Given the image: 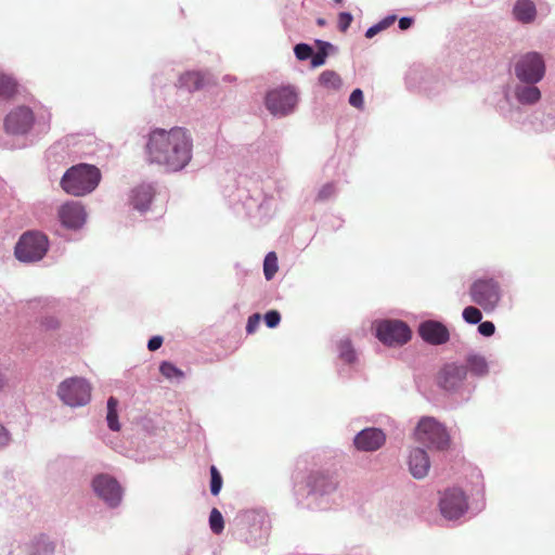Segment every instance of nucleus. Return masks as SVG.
Listing matches in <instances>:
<instances>
[{
  "mask_svg": "<svg viewBox=\"0 0 555 555\" xmlns=\"http://www.w3.org/2000/svg\"><path fill=\"white\" fill-rule=\"evenodd\" d=\"M57 396L69 406L86 405L91 399V386L81 377H70L59 385Z\"/></svg>",
  "mask_w": 555,
  "mask_h": 555,
  "instance_id": "39448f33",
  "label": "nucleus"
},
{
  "mask_svg": "<svg viewBox=\"0 0 555 555\" xmlns=\"http://www.w3.org/2000/svg\"><path fill=\"white\" fill-rule=\"evenodd\" d=\"M260 319H261V317L259 313H254L248 318L247 325H246V332L248 334H253L257 330V327L260 323Z\"/></svg>",
  "mask_w": 555,
  "mask_h": 555,
  "instance_id": "ea45409f",
  "label": "nucleus"
},
{
  "mask_svg": "<svg viewBox=\"0 0 555 555\" xmlns=\"http://www.w3.org/2000/svg\"><path fill=\"white\" fill-rule=\"evenodd\" d=\"M145 153L150 164L179 171L191 160L192 140L183 128H156L149 133Z\"/></svg>",
  "mask_w": 555,
  "mask_h": 555,
  "instance_id": "f257e3e1",
  "label": "nucleus"
},
{
  "mask_svg": "<svg viewBox=\"0 0 555 555\" xmlns=\"http://www.w3.org/2000/svg\"><path fill=\"white\" fill-rule=\"evenodd\" d=\"M101 172L93 165L79 164L69 168L61 180L62 189L69 195L83 196L100 183Z\"/></svg>",
  "mask_w": 555,
  "mask_h": 555,
  "instance_id": "f03ea898",
  "label": "nucleus"
},
{
  "mask_svg": "<svg viewBox=\"0 0 555 555\" xmlns=\"http://www.w3.org/2000/svg\"><path fill=\"white\" fill-rule=\"evenodd\" d=\"M418 335L429 345L439 346L449 341L450 332L448 327L435 320H427L420 324Z\"/></svg>",
  "mask_w": 555,
  "mask_h": 555,
  "instance_id": "ddd939ff",
  "label": "nucleus"
},
{
  "mask_svg": "<svg viewBox=\"0 0 555 555\" xmlns=\"http://www.w3.org/2000/svg\"><path fill=\"white\" fill-rule=\"evenodd\" d=\"M34 121L33 111L27 106H18L7 115L4 129L10 134H25L31 129Z\"/></svg>",
  "mask_w": 555,
  "mask_h": 555,
  "instance_id": "f8f14e48",
  "label": "nucleus"
},
{
  "mask_svg": "<svg viewBox=\"0 0 555 555\" xmlns=\"http://www.w3.org/2000/svg\"><path fill=\"white\" fill-rule=\"evenodd\" d=\"M439 507L443 517L457 519L463 516L468 508L467 498L461 489H448L440 499Z\"/></svg>",
  "mask_w": 555,
  "mask_h": 555,
  "instance_id": "9d476101",
  "label": "nucleus"
},
{
  "mask_svg": "<svg viewBox=\"0 0 555 555\" xmlns=\"http://www.w3.org/2000/svg\"><path fill=\"white\" fill-rule=\"evenodd\" d=\"M117 405L118 401L114 397H109L107 400V425L109 429L114 431H118L120 429V424L118 422V414H117Z\"/></svg>",
  "mask_w": 555,
  "mask_h": 555,
  "instance_id": "393cba45",
  "label": "nucleus"
},
{
  "mask_svg": "<svg viewBox=\"0 0 555 555\" xmlns=\"http://www.w3.org/2000/svg\"><path fill=\"white\" fill-rule=\"evenodd\" d=\"M280 321H281V314L276 310L268 311L264 314L266 325L270 328L276 327L279 325Z\"/></svg>",
  "mask_w": 555,
  "mask_h": 555,
  "instance_id": "f704fd0d",
  "label": "nucleus"
},
{
  "mask_svg": "<svg viewBox=\"0 0 555 555\" xmlns=\"http://www.w3.org/2000/svg\"><path fill=\"white\" fill-rule=\"evenodd\" d=\"M396 21V16L391 15V16H387L385 17L384 20H382L378 24L379 26V29L382 30H385L387 29L389 26H391Z\"/></svg>",
  "mask_w": 555,
  "mask_h": 555,
  "instance_id": "79ce46f5",
  "label": "nucleus"
},
{
  "mask_svg": "<svg viewBox=\"0 0 555 555\" xmlns=\"http://www.w3.org/2000/svg\"><path fill=\"white\" fill-rule=\"evenodd\" d=\"M412 23H413L412 18H410V17H401L399 20V27H400V29L405 30L409 27H411Z\"/></svg>",
  "mask_w": 555,
  "mask_h": 555,
  "instance_id": "c03bdc74",
  "label": "nucleus"
},
{
  "mask_svg": "<svg viewBox=\"0 0 555 555\" xmlns=\"http://www.w3.org/2000/svg\"><path fill=\"white\" fill-rule=\"evenodd\" d=\"M386 435L378 428H365L354 437V446L360 451L373 452L384 446Z\"/></svg>",
  "mask_w": 555,
  "mask_h": 555,
  "instance_id": "2eb2a0df",
  "label": "nucleus"
},
{
  "mask_svg": "<svg viewBox=\"0 0 555 555\" xmlns=\"http://www.w3.org/2000/svg\"><path fill=\"white\" fill-rule=\"evenodd\" d=\"M278 256L274 251H270L263 261V273L268 281H270L278 272Z\"/></svg>",
  "mask_w": 555,
  "mask_h": 555,
  "instance_id": "bb28decb",
  "label": "nucleus"
},
{
  "mask_svg": "<svg viewBox=\"0 0 555 555\" xmlns=\"http://www.w3.org/2000/svg\"><path fill=\"white\" fill-rule=\"evenodd\" d=\"M339 358L346 363H352L356 360V351L348 339L340 340L338 343Z\"/></svg>",
  "mask_w": 555,
  "mask_h": 555,
  "instance_id": "cd10ccee",
  "label": "nucleus"
},
{
  "mask_svg": "<svg viewBox=\"0 0 555 555\" xmlns=\"http://www.w3.org/2000/svg\"><path fill=\"white\" fill-rule=\"evenodd\" d=\"M163 345V337L160 336H154L152 337L147 343V348L151 351H155L159 349Z\"/></svg>",
  "mask_w": 555,
  "mask_h": 555,
  "instance_id": "a19ab883",
  "label": "nucleus"
},
{
  "mask_svg": "<svg viewBox=\"0 0 555 555\" xmlns=\"http://www.w3.org/2000/svg\"><path fill=\"white\" fill-rule=\"evenodd\" d=\"M349 103L353 107L362 108L363 107V92L360 89H354L349 96Z\"/></svg>",
  "mask_w": 555,
  "mask_h": 555,
  "instance_id": "4c0bfd02",
  "label": "nucleus"
},
{
  "mask_svg": "<svg viewBox=\"0 0 555 555\" xmlns=\"http://www.w3.org/2000/svg\"><path fill=\"white\" fill-rule=\"evenodd\" d=\"M10 437L7 429L0 425V448L9 443Z\"/></svg>",
  "mask_w": 555,
  "mask_h": 555,
  "instance_id": "37998d69",
  "label": "nucleus"
},
{
  "mask_svg": "<svg viewBox=\"0 0 555 555\" xmlns=\"http://www.w3.org/2000/svg\"><path fill=\"white\" fill-rule=\"evenodd\" d=\"M335 3H341L343 0H334Z\"/></svg>",
  "mask_w": 555,
  "mask_h": 555,
  "instance_id": "09e8293b",
  "label": "nucleus"
},
{
  "mask_svg": "<svg viewBox=\"0 0 555 555\" xmlns=\"http://www.w3.org/2000/svg\"><path fill=\"white\" fill-rule=\"evenodd\" d=\"M478 332L486 337L492 336L495 332V326L490 321L481 322L478 326Z\"/></svg>",
  "mask_w": 555,
  "mask_h": 555,
  "instance_id": "58836bf2",
  "label": "nucleus"
},
{
  "mask_svg": "<svg viewBox=\"0 0 555 555\" xmlns=\"http://www.w3.org/2000/svg\"><path fill=\"white\" fill-rule=\"evenodd\" d=\"M59 218L62 224L68 229H78L86 221V211L81 204L68 202L59 209Z\"/></svg>",
  "mask_w": 555,
  "mask_h": 555,
  "instance_id": "dca6fc26",
  "label": "nucleus"
},
{
  "mask_svg": "<svg viewBox=\"0 0 555 555\" xmlns=\"http://www.w3.org/2000/svg\"><path fill=\"white\" fill-rule=\"evenodd\" d=\"M335 194V186L333 183H327L323 185L317 196L318 201H326L331 198Z\"/></svg>",
  "mask_w": 555,
  "mask_h": 555,
  "instance_id": "e433bc0d",
  "label": "nucleus"
},
{
  "mask_svg": "<svg viewBox=\"0 0 555 555\" xmlns=\"http://www.w3.org/2000/svg\"><path fill=\"white\" fill-rule=\"evenodd\" d=\"M513 14L517 21L524 24L531 23L537 15L535 4L531 0H517Z\"/></svg>",
  "mask_w": 555,
  "mask_h": 555,
  "instance_id": "6ab92c4d",
  "label": "nucleus"
},
{
  "mask_svg": "<svg viewBox=\"0 0 555 555\" xmlns=\"http://www.w3.org/2000/svg\"><path fill=\"white\" fill-rule=\"evenodd\" d=\"M180 83L189 91L198 90L203 87L204 76L198 72H189L180 77Z\"/></svg>",
  "mask_w": 555,
  "mask_h": 555,
  "instance_id": "4be33fe9",
  "label": "nucleus"
},
{
  "mask_svg": "<svg viewBox=\"0 0 555 555\" xmlns=\"http://www.w3.org/2000/svg\"><path fill=\"white\" fill-rule=\"evenodd\" d=\"M463 319L469 324H477L481 321V311L473 306H468L463 310Z\"/></svg>",
  "mask_w": 555,
  "mask_h": 555,
  "instance_id": "7c9ffc66",
  "label": "nucleus"
},
{
  "mask_svg": "<svg viewBox=\"0 0 555 555\" xmlns=\"http://www.w3.org/2000/svg\"><path fill=\"white\" fill-rule=\"evenodd\" d=\"M415 439L428 448L444 450L449 446L446 428L433 417H423L415 429Z\"/></svg>",
  "mask_w": 555,
  "mask_h": 555,
  "instance_id": "20e7f679",
  "label": "nucleus"
},
{
  "mask_svg": "<svg viewBox=\"0 0 555 555\" xmlns=\"http://www.w3.org/2000/svg\"><path fill=\"white\" fill-rule=\"evenodd\" d=\"M209 526L214 533L220 534L224 529L222 514L216 507L211 509L209 515Z\"/></svg>",
  "mask_w": 555,
  "mask_h": 555,
  "instance_id": "c756f323",
  "label": "nucleus"
},
{
  "mask_svg": "<svg viewBox=\"0 0 555 555\" xmlns=\"http://www.w3.org/2000/svg\"><path fill=\"white\" fill-rule=\"evenodd\" d=\"M469 295L472 301L480 306L485 311H492L501 299L500 286L493 279H479L475 281Z\"/></svg>",
  "mask_w": 555,
  "mask_h": 555,
  "instance_id": "423d86ee",
  "label": "nucleus"
},
{
  "mask_svg": "<svg viewBox=\"0 0 555 555\" xmlns=\"http://www.w3.org/2000/svg\"><path fill=\"white\" fill-rule=\"evenodd\" d=\"M541 92L534 86H527L517 90V99L524 104H532L540 100Z\"/></svg>",
  "mask_w": 555,
  "mask_h": 555,
  "instance_id": "b1692460",
  "label": "nucleus"
},
{
  "mask_svg": "<svg viewBox=\"0 0 555 555\" xmlns=\"http://www.w3.org/2000/svg\"><path fill=\"white\" fill-rule=\"evenodd\" d=\"M210 492L212 495H218L222 487V477L216 466L210 467Z\"/></svg>",
  "mask_w": 555,
  "mask_h": 555,
  "instance_id": "2f4dec72",
  "label": "nucleus"
},
{
  "mask_svg": "<svg viewBox=\"0 0 555 555\" xmlns=\"http://www.w3.org/2000/svg\"><path fill=\"white\" fill-rule=\"evenodd\" d=\"M467 367L456 363H447L437 375L438 385L446 390L456 389L465 379Z\"/></svg>",
  "mask_w": 555,
  "mask_h": 555,
  "instance_id": "4468645a",
  "label": "nucleus"
},
{
  "mask_svg": "<svg viewBox=\"0 0 555 555\" xmlns=\"http://www.w3.org/2000/svg\"><path fill=\"white\" fill-rule=\"evenodd\" d=\"M377 338L387 346H401L411 338L409 326L399 320H385L376 325Z\"/></svg>",
  "mask_w": 555,
  "mask_h": 555,
  "instance_id": "0eeeda50",
  "label": "nucleus"
},
{
  "mask_svg": "<svg viewBox=\"0 0 555 555\" xmlns=\"http://www.w3.org/2000/svg\"><path fill=\"white\" fill-rule=\"evenodd\" d=\"M17 92V82L7 74L0 73V98L11 99Z\"/></svg>",
  "mask_w": 555,
  "mask_h": 555,
  "instance_id": "412c9836",
  "label": "nucleus"
},
{
  "mask_svg": "<svg viewBox=\"0 0 555 555\" xmlns=\"http://www.w3.org/2000/svg\"><path fill=\"white\" fill-rule=\"evenodd\" d=\"M297 104V94L289 87L271 90L266 98V106L273 115L285 116Z\"/></svg>",
  "mask_w": 555,
  "mask_h": 555,
  "instance_id": "6e6552de",
  "label": "nucleus"
},
{
  "mask_svg": "<svg viewBox=\"0 0 555 555\" xmlns=\"http://www.w3.org/2000/svg\"><path fill=\"white\" fill-rule=\"evenodd\" d=\"M54 551V543L48 537L41 534L34 540L30 555H53Z\"/></svg>",
  "mask_w": 555,
  "mask_h": 555,
  "instance_id": "aec40b11",
  "label": "nucleus"
},
{
  "mask_svg": "<svg viewBox=\"0 0 555 555\" xmlns=\"http://www.w3.org/2000/svg\"><path fill=\"white\" fill-rule=\"evenodd\" d=\"M159 371L163 376H165L168 379L172 378H182L184 376L183 372L178 369L176 365H173L171 362L164 361L159 365Z\"/></svg>",
  "mask_w": 555,
  "mask_h": 555,
  "instance_id": "c85d7f7f",
  "label": "nucleus"
},
{
  "mask_svg": "<svg viewBox=\"0 0 555 555\" xmlns=\"http://www.w3.org/2000/svg\"><path fill=\"white\" fill-rule=\"evenodd\" d=\"M314 487L318 488L322 492H326L327 491V489L325 487H323V486L319 487L318 485H315Z\"/></svg>",
  "mask_w": 555,
  "mask_h": 555,
  "instance_id": "49530a36",
  "label": "nucleus"
},
{
  "mask_svg": "<svg viewBox=\"0 0 555 555\" xmlns=\"http://www.w3.org/2000/svg\"><path fill=\"white\" fill-rule=\"evenodd\" d=\"M295 55L298 60L305 61L312 56V48L306 43H298L294 48Z\"/></svg>",
  "mask_w": 555,
  "mask_h": 555,
  "instance_id": "473e14b6",
  "label": "nucleus"
},
{
  "mask_svg": "<svg viewBox=\"0 0 555 555\" xmlns=\"http://www.w3.org/2000/svg\"><path fill=\"white\" fill-rule=\"evenodd\" d=\"M4 387V379L0 375V390Z\"/></svg>",
  "mask_w": 555,
  "mask_h": 555,
  "instance_id": "de8ad7c7",
  "label": "nucleus"
},
{
  "mask_svg": "<svg viewBox=\"0 0 555 555\" xmlns=\"http://www.w3.org/2000/svg\"><path fill=\"white\" fill-rule=\"evenodd\" d=\"M330 46L328 43H324V47L321 48L317 53L312 52L311 56V66L312 67H319L325 63L327 52L325 50V47Z\"/></svg>",
  "mask_w": 555,
  "mask_h": 555,
  "instance_id": "72a5a7b5",
  "label": "nucleus"
},
{
  "mask_svg": "<svg viewBox=\"0 0 555 555\" xmlns=\"http://www.w3.org/2000/svg\"><path fill=\"white\" fill-rule=\"evenodd\" d=\"M49 249L48 236L39 231H27L18 240L15 246V256L24 262L41 260Z\"/></svg>",
  "mask_w": 555,
  "mask_h": 555,
  "instance_id": "7ed1b4c3",
  "label": "nucleus"
},
{
  "mask_svg": "<svg viewBox=\"0 0 555 555\" xmlns=\"http://www.w3.org/2000/svg\"><path fill=\"white\" fill-rule=\"evenodd\" d=\"M409 469L416 479L427 476L430 468V461L425 450L415 448L409 455Z\"/></svg>",
  "mask_w": 555,
  "mask_h": 555,
  "instance_id": "f3484780",
  "label": "nucleus"
},
{
  "mask_svg": "<svg viewBox=\"0 0 555 555\" xmlns=\"http://www.w3.org/2000/svg\"><path fill=\"white\" fill-rule=\"evenodd\" d=\"M319 82L320 85L328 90H337L341 86V78L340 76L334 72V70H324L319 76Z\"/></svg>",
  "mask_w": 555,
  "mask_h": 555,
  "instance_id": "5701e85b",
  "label": "nucleus"
},
{
  "mask_svg": "<svg viewBox=\"0 0 555 555\" xmlns=\"http://www.w3.org/2000/svg\"><path fill=\"white\" fill-rule=\"evenodd\" d=\"M352 15L347 12H341L338 15V28L341 33L347 31V29L350 27L352 23Z\"/></svg>",
  "mask_w": 555,
  "mask_h": 555,
  "instance_id": "c9c22d12",
  "label": "nucleus"
},
{
  "mask_svg": "<svg viewBox=\"0 0 555 555\" xmlns=\"http://www.w3.org/2000/svg\"><path fill=\"white\" fill-rule=\"evenodd\" d=\"M467 366L469 371L477 376H482L488 372L487 362L485 358L480 356H469L467 358Z\"/></svg>",
  "mask_w": 555,
  "mask_h": 555,
  "instance_id": "a878e982",
  "label": "nucleus"
},
{
  "mask_svg": "<svg viewBox=\"0 0 555 555\" xmlns=\"http://www.w3.org/2000/svg\"><path fill=\"white\" fill-rule=\"evenodd\" d=\"M545 66L540 54L532 52L524 55L516 64L515 73L518 79L535 83L544 76Z\"/></svg>",
  "mask_w": 555,
  "mask_h": 555,
  "instance_id": "1a4fd4ad",
  "label": "nucleus"
},
{
  "mask_svg": "<svg viewBox=\"0 0 555 555\" xmlns=\"http://www.w3.org/2000/svg\"><path fill=\"white\" fill-rule=\"evenodd\" d=\"M154 192L150 185H140L132 190L131 204L133 208L139 211H145L149 209L150 204L153 199Z\"/></svg>",
  "mask_w": 555,
  "mask_h": 555,
  "instance_id": "a211bd4d",
  "label": "nucleus"
},
{
  "mask_svg": "<svg viewBox=\"0 0 555 555\" xmlns=\"http://www.w3.org/2000/svg\"><path fill=\"white\" fill-rule=\"evenodd\" d=\"M379 31H382V29H379V26L378 24L370 27L366 33H365V37L371 39L373 38L375 35H377Z\"/></svg>",
  "mask_w": 555,
  "mask_h": 555,
  "instance_id": "a18cd8bd",
  "label": "nucleus"
},
{
  "mask_svg": "<svg viewBox=\"0 0 555 555\" xmlns=\"http://www.w3.org/2000/svg\"><path fill=\"white\" fill-rule=\"evenodd\" d=\"M92 488L96 495L111 507H116L122 499L120 485L109 475L100 474L95 476L92 480Z\"/></svg>",
  "mask_w": 555,
  "mask_h": 555,
  "instance_id": "9b49d317",
  "label": "nucleus"
}]
</instances>
